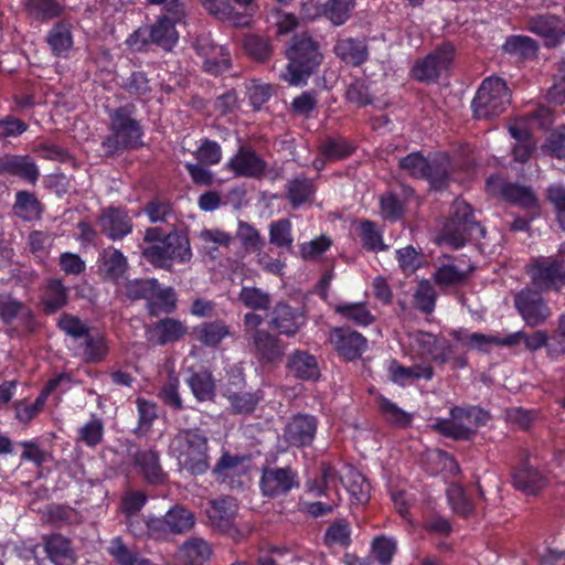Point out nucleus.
<instances>
[{
	"label": "nucleus",
	"instance_id": "obj_14",
	"mask_svg": "<svg viewBox=\"0 0 565 565\" xmlns=\"http://www.w3.org/2000/svg\"><path fill=\"white\" fill-rule=\"evenodd\" d=\"M254 356L263 364H276L285 355L286 345L279 338L269 330L257 332L256 337L248 340Z\"/></svg>",
	"mask_w": 565,
	"mask_h": 565
},
{
	"label": "nucleus",
	"instance_id": "obj_49",
	"mask_svg": "<svg viewBox=\"0 0 565 565\" xmlns=\"http://www.w3.org/2000/svg\"><path fill=\"white\" fill-rule=\"evenodd\" d=\"M226 397L234 414H250L263 399L260 392H233Z\"/></svg>",
	"mask_w": 565,
	"mask_h": 565
},
{
	"label": "nucleus",
	"instance_id": "obj_54",
	"mask_svg": "<svg viewBox=\"0 0 565 565\" xmlns=\"http://www.w3.org/2000/svg\"><path fill=\"white\" fill-rule=\"evenodd\" d=\"M355 0H329L323 6V14L333 24H343L351 15Z\"/></svg>",
	"mask_w": 565,
	"mask_h": 565
},
{
	"label": "nucleus",
	"instance_id": "obj_32",
	"mask_svg": "<svg viewBox=\"0 0 565 565\" xmlns=\"http://www.w3.org/2000/svg\"><path fill=\"white\" fill-rule=\"evenodd\" d=\"M334 52L343 62L353 66L362 65L369 56L364 41L352 38L339 40L334 46Z\"/></svg>",
	"mask_w": 565,
	"mask_h": 565
},
{
	"label": "nucleus",
	"instance_id": "obj_48",
	"mask_svg": "<svg viewBox=\"0 0 565 565\" xmlns=\"http://www.w3.org/2000/svg\"><path fill=\"white\" fill-rule=\"evenodd\" d=\"M239 301L247 308L256 310H268L271 303V296L257 287L244 286L238 294Z\"/></svg>",
	"mask_w": 565,
	"mask_h": 565
},
{
	"label": "nucleus",
	"instance_id": "obj_60",
	"mask_svg": "<svg viewBox=\"0 0 565 565\" xmlns=\"http://www.w3.org/2000/svg\"><path fill=\"white\" fill-rule=\"evenodd\" d=\"M436 291L428 280H422L414 294L415 307L424 313H431L435 309Z\"/></svg>",
	"mask_w": 565,
	"mask_h": 565
},
{
	"label": "nucleus",
	"instance_id": "obj_3",
	"mask_svg": "<svg viewBox=\"0 0 565 565\" xmlns=\"http://www.w3.org/2000/svg\"><path fill=\"white\" fill-rule=\"evenodd\" d=\"M209 438L200 428L180 429L170 444L181 468L193 476L205 473L210 468Z\"/></svg>",
	"mask_w": 565,
	"mask_h": 565
},
{
	"label": "nucleus",
	"instance_id": "obj_18",
	"mask_svg": "<svg viewBox=\"0 0 565 565\" xmlns=\"http://www.w3.org/2000/svg\"><path fill=\"white\" fill-rule=\"evenodd\" d=\"M330 340L337 352L349 361L360 358L366 348V339L350 328L334 329Z\"/></svg>",
	"mask_w": 565,
	"mask_h": 565
},
{
	"label": "nucleus",
	"instance_id": "obj_64",
	"mask_svg": "<svg viewBox=\"0 0 565 565\" xmlns=\"http://www.w3.org/2000/svg\"><path fill=\"white\" fill-rule=\"evenodd\" d=\"M194 156L200 163L212 166L221 161L222 149L216 141L204 139L194 152Z\"/></svg>",
	"mask_w": 565,
	"mask_h": 565
},
{
	"label": "nucleus",
	"instance_id": "obj_55",
	"mask_svg": "<svg viewBox=\"0 0 565 565\" xmlns=\"http://www.w3.org/2000/svg\"><path fill=\"white\" fill-rule=\"evenodd\" d=\"M360 239L362 246L371 252H380L387 248L376 224L372 221H362L360 224Z\"/></svg>",
	"mask_w": 565,
	"mask_h": 565
},
{
	"label": "nucleus",
	"instance_id": "obj_25",
	"mask_svg": "<svg viewBox=\"0 0 565 565\" xmlns=\"http://www.w3.org/2000/svg\"><path fill=\"white\" fill-rule=\"evenodd\" d=\"M564 267L563 258L537 263L532 268L533 284L541 290L552 288L558 280L562 281Z\"/></svg>",
	"mask_w": 565,
	"mask_h": 565
},
{
	"label": "nucleus",
	"instance_id": "obj_37",
	"mask_svg": "<svg viewBox=\"0 0 565 565\" xmlns=\"http://www.w3.org/2000/svg\"><path fill=\"white\" fill-rule=\"evenodd\" d=\"M205 10L217 20L228 21L235 26L248 24V18L238 13L231 6L228 0H203Z\"/></svg>",
	"mask_w": 565,
	"mask_h": 565
},
{
	"label": "nucleus",
	"instance_id": "obj_39",
	"mask_svg": "<svg viewBox=\"0 0 565 565\" xmlns=\"http://www.w3.org/2000/svg\"><path fill=\"white\" fill-rule=\"evenodd\" d=\"M24 8L28 15L36 21H49L64 12V7L57 0H25Z\"/></svg>",
	"mask_w": 565,
	"mask_h": 565
},
{
	"label": "nucleus",
	"instance_id": "obj_44",
	"mask_svg": "<svg viewBox=\"0 0 565 565\" xmlns=\"http://www.w3.org/2000/svg\"><path fill=\"white\" fill-rule=\"evenodd\" d=\"M450 175V159L447 156H439L429 160V168L425 177L435 189H441L448 183Z\"/></svg>",
	"mask_w": 565,
	"mask_h": 565
},
{
	"label": "nucleus",
	"instance_id": "obj_21",
	"mask_svg": "<svg viewBox=\"0 0 565 565\" xmlns=\"http://www.w3.org/2000/svg\"><path fill=\"white\" fill-rule=\"evenodd\" d=\"M98 223L102 233L113 241L120 239L132 231V222L128 214L114 207L105 210Z\"/></svg>",
	"mask_w": 565,
	"mask_h": 565
},
{
	"label": "nucleus",
	"instance_id": "obj_58",
	"mask_svg": "<svg viewBox=\"0 0 565 565\" xmlns=\"http://www.w3.org/2000/svg\"><path fill=\"white\" fill-rule=\"evenodd\" d=\"M323 541L327 545L347 547L351 543V529L347 520L333 522L326 531Z\"/></svg>",
	"mask_w": 565,
	"mask_h": 565
},
{
	"label": "nucleus",
	"instance_id": "obj_2",
	"mask_svg": "<svg viewBox=\"0 0 565 565\" xmlns=\"http://www.w3.org/2000/svg\"><path fill=\"white\" fill-rule=\"evenodd\" d=\"M134 108L132 105H126L115 109L110 115V134L102 142L106 157H114L143 145V130L139 121L132 117Z\"/></svg>",
	"mask_w": 565,
	"mask_h": 565
},
{
	"label": "nucleus",
	"instance_id": "obj_57",
	"mask_svg": "<svg viewBox=\"0 0 565 565\" xmlns=\"http://www.w3.org/2000/svg\"><path fill=\"white\" fill-rule=\"evenodd\" d=\"M156 287V278L127 280L125 282V295L132 301L140 299L150 301L154 290L153 288Z\"/></svg>",
	"mask_w": 565,
	"mask_h": 565
},
{
	"label": "nucleus",
	"instance_id": "obj_63",
	"mask_svg": "<svg viewBox=\"0 0 565 565\" xmlns=\"http://www.w3.org/2000/svg\"><path fill=\"white\" fill-rule=\"evenodd\" d=\"M398 166L408 175L423 179L425 177L426 169L429 168V160L419 152H412L402 158Z\"/></svg>",
	"mask_w": 565,
	"mask_h": 565
},
{
	"label": "nucleus",
	"instance_id": "obj_28",
	"mask_svg": "<svg viewBox=\"0 0 565 565\" xmlns=\"http://www.w3.org/2000/svg\"><path fill=\"white\" fill-rule=\"evenodd\" d=\"M17 318L25 321L29 329L33 330L34 313L24 302L17 300L11 295H0V319L10 324Z\"/></svg>",
	"mask_w": 565,
	"mask_h": 565
},
{
	"label": "nucleus",
	"instance_id": "obj_27",
	"mask_svg": "<svg viewBox=\"0 0 565 565\" xmlns=\"http://www.w3.org/2000/svg\"><path fill=\"white\" fill-rule=\"evenodd\" d=\"M134 465L149 483L158 484L166 480V473L159 462V455L152 449L138 450L134 455Z\"/></svg>",
	"mask_w": 565,
	"mask_h": 565
},
{
	"label": "nucleus",
	"instance_id": "obj_47",
	"mask_svg": "<svg viewBox=\"0 0 565 565\" xmlns=\"http://www.w3.org/2000/svg\"><path fill=\"white\" fill-rule=\"evenodd\" d=\"M334 310L344 319L359 326H369L374 321V316L364 302L340 303Z\"/></svg>",
	"mask_w": 565,
	"mask_h": 565
},
{
	"label": "nucleus",
	"instance_id": "obj_35",
	"mask_svg": "<svg viewBox=\"0 0 565 565\" xmlns=\"http://www.w3.org/2000/svg\"><path fill=\"white\" fill-rule=\"evenodd\" d=\"M46 42L54 55L65 56L73 45L72 24L65 20L55 23L47 34Z\"/></svg>",
	"mask_w": 565,
	"mask_h": 565
},
{
	"label": "nucleus",
	"instance_id": "obj_11",
	"mask_svg": "<svg viewBox=\"0 0 565 565\" xmlns=\"http://www.w3.org/2000/svg\"><path fill=\"white\" fill-rule=\"evenodd\" d=\"M305 323L303 312L284 301L276 303L269 313L268 327L288 338L295 337Z\"/></svg>",
	"mask_w": 565,
	"mask_h": 565
},
{
	"label": "nucleus",
	"instance_id": "obj_19",
	"mask_svg": "<svg viewBox=\"0 0 565 565\" xmlns=\"http://www.w3.org/2000/svg\"><path fill=\"white\" fill-rule=\"evenodd\" d=\"M529 30L544 39L548 47H554L565 38V22L553 14H540L529 20Z\"/></svg>",
	"mask_w": 565,
	"mask_h": 565
},
{
	"label": "nucleus",
	"instance_id": "obj_1",
	"mask_svg": "<svg viewBox=\"0 0 565 565\" xmlns=\"http://www.w3.org/2000/svg\"><path fill=\"white\" fill-rule=\"evenodd\" d=\"M288 64L281 77L290 85L305 83L317 72L322 63L323 54L320 44L308 33L295 34L286 49Z\"/></svg>",
	"mask_w": 565,
	"mask_h": 565
},
{
	"label": "nucleus",
	"instance_id": "obj_61",
	"mask_svg": "<svg viewBox=\"0 0 565 565\" xmlns=\"http://www.w3.org/2000/svg\"><path fill=\"white\" fill-rule=\"evenodd\" d=\"M450 416L457 419H463L468 425L473 427L476 430L479 426L484 425L490 415L484 409L472 406L468 408L455 406L450 409Z\"/></svg>",
	"mask_w": 565,
	"mask_h": 565
},
{
	"label": "nucleus",
	"instance_id": "obj_26",
	"mask_svg": "<svg viewBox=\"0 0 565 565\" xmlns=\"http://www.w3.org/2000/svg\"><path fill=\"white\" fill-rule=\"evenodd\" d=\"M317 186L313 179L296 177L286 183V199L292 209L311 203L315 199Z\"/></svg>",
	"mask_w": 565,
	"mask_h": 565
},
{
	"label": "nucleus",
	"instance_id": "obj_51",
	"mask_svg": "<svg viewBox=\"0 0 565 565\" xmlns=\"http://www.w3.org/2000/svg\"><path fill=\"white\" fill-rule=\"evenodd\" d=\"M450 214L466 225L463 232H486L484 227L475 218L472 206L466 201L456 199L451 204Z\"/></svg>",
	"mask_w": 565,
	"mask_h": 565
},
{
	"label": "nucleus",
	"instance_id": "obj_22",
	"mask_svg": "<svg viewBox=\"0 0 565 565\" xmlns=\"http://www.w3.org/2000/svg\"><path fill=\"white\" fill-rule=\"evenodd\" d=\"M286 367L295 377L306 381H317L320 369L315 355L307 351L296 350L289 354Z\"/></svg>",
	"mask_w": 565,
	"mask_h": 565
},
{
	"label": "nucleus",
	"instance_id": "obj_4",
	"mask_svg": "<svg viewBox=\"0 0 565 565\" xmlns=\"http://www.w3.org/2000/svg\"><path fill=\"white\" fill-rule=\"evenodd\" d=\"M142 257L154 268L173 270V264H185L192 258L188 235L173 230L166 234L158 244H151L142 250Z\"/></svg>",
	"mask_w": 565,
	"mask_h": 565
},
{
	"label": "nucleus",
	"instance_id": "obj_45",
	"mask_svg": "<svg viewBox=\"0 0 565 565\" xmlns=\"http://www.w3.org/2000/svg\"><path fill=\"white\" fill-rule=\"evenodd\" d=\"M502 49L505 53L519 56L523 60L535 57L537 53L536 42L525 35H512L508 38Z\"/></svg>",
	"mask_w": 565,
	"mask_h": 565
},
{
	"label": "nucleus",
	"instance_id": "obj_20",
	"mask_svg": "<svg viewBox=\"0 0 565 565\" xmlns=\"http://www.w3.org/2000/svg\"><path fill=\"white\" fill-rule=\"evenodd\" d=\"M0 174L18 177L31 184H35L40 177V171L29 156L4 154L0 157Z\"/></svg>",
	"mask_w": 565,
	"mask_h": 565
},
{
	"label": "nucleus",
	"instance_id": "obj_56",
	"mask_svg": "<svg viewBox=\"0 0 565 565\" xmlns=\"http://www.w3.org/2000/svg\"><path fill=\"white\" fill-rule=\"evenodd\" d=\"M145 213L152 223H169L171 218L175 220L174 210L169 201L154 198L147 202L143 207Z\"/></svg>",
	"mask_w": 565,
	"mask_h": 565
},
{
	"label": "nucleus",
	"instance_id": "obj_62",
	"mask_svg": "<svg viewBox=\"0 0 565 565\" xmlns=\"http://www.w3.org/2000/svg\"><path fill=\"white\" fill-rule=\"evenodd\" d=\"M452 337L463 345L476 348L480 351H488L491 344H495L497 338L479 332L468 333L466 330H456Z\"/></svg>",
	"mask_w": 565,
	"mask_h": 565
},
{
	"label": "nucleus",
	"instance_id": "obj_15",
	"mask_svg": "<svg viewBox=\"0 0 565 565\" xmlns=\"http://www.w3.org/2000/svg\"><path fill=\"white\" fill-rule=\"evenodd\" d=\"M487 190L491 194H501L507 201L524 209H535L537 199L532 190L515 183H504L499 177L487 180Z\"/></svg>",
	"mask_w": 565,
	"mask_h": 565
},
{
	"label": "nucleus",
	"instance_id": "obj_12",
	"mask_svg": "<svg viewBox=\"0 0 565 565\" xmlns=\"http://www.w3.org/2000/svg\"><path fill=\"white\" fill-rule=\"evenodd\" d=\"M267 162L249 146H242L226 163V169L235 177L260 180L267 170Z\"/></svg>",
	"mask_w": 565,
	"mask_h": 565
},
{
	"label": "nucleus",
	"instance_id": "obj_29",
	"mask_svg": "<svg viewBox=\"0 0 565 565\" xmlns=\"http://www.w3.org/2000/svg\"><path fill=\"white\" fill-rule=\"evenodd\" d=\"M68 303V288L61 279L51 278L47 280L44 295L41 300L42 310L45 315H53Z\"/></svg>",
	"mask_w": 565,
	"mask_h": 565
},
{
	"label": "nucleus",
	"instance_id": "obj_50",
	"mask_svg": "<svg viewBox=\"0 0 565 565\" xmlns=\"http://www.w3.org/2000/svg\"><path fill=\"white\" fill-rule=\"evenodd\" d=\"M180 381L173 372H169L166 382L160 388L159 397L163 404L173 411H182L183 402L179 393Z\"/></svg>",
	"mask_w": 565,
	"mask_h": 565
},
{
	"label": "nucleus",
	"instance_id": "obj_38",
	"mask_svg": "<svg viewBox=\"0 0 565 565\" xmlns=\"http://www.w3.org/2000/svg\"><path fill=\"white\" fill-rule=\"evenodd\" d=\"M440 435L456 440H470L476 435V429L463 419L451 417L450 419H437L431 426Z\"/></svg>",
	"mask_w": 565,
	"mask_h": 565
},
{
	"label": "nucleus",
	"instance_id": "obj_53",
	"mask_svg": "<svg viewBox=\"0 0 565 565\" xmlns=\"http://www.w3.org/2000/svg\"><path fill=\"white\" fill-rule=\"evenodd\" d=\"M108 353V347L103 335L88 334L84 338L83 356L87 363H99Z\"/></svg>",
	"mask_w": 565,
	"mask_h": 565
},
{
	"label": "nucleus",
	"instance_id": "obj_33",
	"mask_svg": "<svg viewBox=\"0 0 565 565\" xmlns=\"http://www.w3.org/2000/svg\"><path fill=\"white\" fill-rule=\"evenodd\" d=\"M195 339L206 347H217L231 334L230 327L223 320L206 321L193 329Z\"/></svg>",
	"mask_w": 565,
	"mask_h": 565
},
{
	"label": "nucleus",
	"instance_id": "obj_9",
	"mask_svg": "<svg viewBox=\"0 0 565 565\" xmlns=\"http://www.w3.org/2000/svg\"><path fill=\"white\" fill-rule=\"evenodd\" d=\"M455 57V47L450 43H443L431 53L418 60L412 68V75L419 82H433L444 72H447Z\"/></svg>",
	"mask_w": 565,
	"mask_h": 565
},
{
	"label": "nucleus",
	"instance_id": "obj_24",
	"mask_svg": "<svg viewBox=\"0 0 565 565\" xmlns=\"http://www.w3.org/2000/svg\"><path fill=\"white\" fill-rule=\"evenodd\" d=\"M237 514V503L233 497H223L210 501L206 515L211 524L218 529L231 526Z\"/></svg>",
	"mask_w": 565,
	"mask_h": 565
},
{
	"label": "nucleus",
	"instance_id": "obj_23",
	"mask_svg": "<svg viewBox=\"0 0 565 565\" xmlns=\"http://www.w3.org/2000/svg\"><path fill=\"white\" fill-rule=\"evenodd\" d=\"M44 551L55 565H73L76 562L72 542L62 534L43 536Z\"/></svg>",
	"mask_w": 565,
	"mask_h": 565
},
{
	"label": "nucleus",
	"instance_id": "obj_43",
	"mask_svg": "<svg viewBox=\"0 0 565 565\" xmlns=\"http://www.w3.org/2000/svg\"><path fill=\"white\" fill-rule=\"evenodd\" d=\"M188 384L195 398L200 402L212 401L215 396L214 380L207 371L193 373L188 379Z\"/></svg>",
	"mask_w": 565,
	"mask_h": 565
},
{
	"label": "nucleus",
	"instance_id": "obj_41",
	"mask_svg": "<svg viewBox=\"0 0 565 565\" xmlns=\"http://www.w3.org/2000/svg\"><path fill=\"white\" fill-rule=\"evenodd\" d=\"M154 331L158 334L157 343L164 345L182 339L186 333V328L180 320L164 318L154 324Z\"/></svg>",
	"mask_w": 565,
	"mask_h": 565
},
{
	"label": "nucleus",
	"instance_id": "obj_40",
	"mask_svg": "<svg viewBox=\"0 0 565 565\" xmlns=\"http://www.w3.org/2000/svg\"><path fill=\"white\" fill-rule=\"evenodd\" d=\"M210 555L211 547L202 539H191L180 550V559L183 565H203Z\"/></svg>",
	"mask_w": 565,
	"mask_h": 565
},
{
	"label": "nucleus",
	"instance_id": "obj_30",
	"mask_svg": "<svg viewBox=\"0 0 565 565\" xmlns=\"http://www.w3.org/2000/svg\"><path fill=\"white\" fill-rule=\"evenodd\" d=\"M465 227L466 225L463 223L455 220V216L449 214L440 234V242H444L454 248H460L467 241L480 239L486 235V232H463L462 230Z\"/></svg>",
	"mask_w": 565,
	"mask_h": 565
},
{
	"label": "nucleus",
	"instance_id": "obj_46",
	"mask_svg": "<svg viewBox=\"0 0 565 565\" xmlns=\"http://www.w3.org/2000/svg\"><path fill=\"white\" fill-rule=\"evenodd\" d=\"M377 405L381 415L386 423L404 428L411 425L413 416L412 414L403 411L396 404L391 402L388 398L381 396L377 399Z\"/></svg>",
	"mask_w": 565,
	"mask_h": 565
},
{
	"label": "nucleus",
	"instance_id": "obj_5",
	"mask_svg": "<svg viewBox=\"0 0 565 565\" xmlns=\"http://www.w3.org/2000/svg\"><path fill=\"white\" fill-rule=\"evenodd\" d=\"M511 105V90L500 77L482 81L472 100L473 115L477 119H493L507 111Z\"/></svg>",
	"mask_w": 565,
	"mask_h": 565
},
{
	"label": "nucleus",
	"instance_id": "obj_42",
	"mask_svg": "<svg viewBox=\"0 0 565 565\" xmlns=\"http://www.w3.org/2000/svg\"><path fill=\"white\" fill-rule=\"evenodd\" d=\"M245 53L257 62H266L273 55V44L268 38L257 34H247L243 39Z\"/></svg>",
	"mask_w": 565,
	"mask_h": 565
},
{
	"label": "nucleus",
	"instance_id": "obj_10",
	"mask_svg": "<svg viewBox=\"0 0 565 565\" xmlns=\"http://www.w3.org/2000/svg\"><path fill=\"white\" fill-rule=\"evenodd\" d=\"M193 47L203 61L204 72L217 76L231 67L227 49L214 42L210 34H200L195 38Z\"/></svg>",
	"mask_w": 565,
	"mask_h": 565
},
{
	"label": "nucleus",
	"instance_id": "obj_17",
	"mask_svg": "<svg viewBox=\"0 0 565 565\" xmlns=\"http://www.w3.org/2000/svg\"><path fill=\"white\" fill-rule=\"evenodd\" d=\"M98 274L104 281L119 285L129 269L127 257L117 248L109 246L102 250L98 258Z\"/></svg>",
	"mask_w": 565,
	"mask_h": 565
},
{
	"label": "nucleus",
	"instance_id": "obj_36",
	"mask_svg": "<svg viewBox=\"0 0 565 565\" xmlns=\"http://www.w3.org/2000/svg\"><path fill=\"white\" fill-rule=\"evenodd\" d=\"M67 377L65 375H58L54 379H51L43 390L41 391L40 395L36 397L35 402L32 405H26L23 407H20V405L17 406V413L15 417L22 422V423H30L38 413L43 408L46 398L49 395L56 390V387L60 385V383L63 380H66Z\"/></svg>",
	"mask_w": 565,
	"mask_h": 565
},
{
	"label": "nucleus",
	"instance_id": "obj_8",
	"mask_svg": "<svg viewBox=\"0 0 565 565\" xmlns=\"http://www.w3.org/2000/svg\"><path fill=\"white\" fill-rule=\"evenodd\" d=\"M299 486L298 473L290 466H265L262 469L259 488L264 497L271 499L284 497Z\"/></svg>",
	"mask_w": 565,
	"mask_h": 565
},
{
	"label": "nucleus",
	"instance_id": "obj_52",
	"mask_svg": "<svg viewBox=\"0 0 565 565\" xmlns=\"http://www.w3.org/2000/svg\"><path fill=\"white\" fill-rule=\"evenodd\" d=\"M320 153L329 160H340L353 152V147L342 137H328L319 145Z\"/></svg>",
	"mask_w": 565,
	"mask_h": 565
},
{
	"label": "nucleus",
	"instance_id": "obj_31",
	"mask_svg": "<svg viewBox=\"0 0 565 565\" xmlns=\"http://www.w3.org/2000/svg\"><path fill=\"white\" fill-rule=\"evenodd\" d=\"M512 479L513 486L518 490L532 495L537 494L546 486L545 476L527 463L518 469L513 473Z\"/></svg>",
	"mask_w": 565,
	"mask_h": 565
},
{
	"label": "nucleus",
	"instance_id": "obj_34",
	"mask_svg": "<svg viewBox=\"0 0 565 565\" xmlns=\"http://www.w3.org/2000/svg\"><path fill=\"white\" fill-rule=\"evenodd\" d=\"M13 212L18 217L30 222L41 218L43 206L35 193L21 190L15 193Z\"/></svg>",
	"mask_w": 565,
	"mask_h": 565
},
{
	"label": "nucleus",
	"instance_id": "obj_16",
	"mask_svg": "<svg viewBox=\"0 0 565 565\" xmlns=\"http://www.w3.org/2000/svg\"><path fill=\"white\" fill-rule=\"evenodd\" d=\"M318 422L315 416L298 414L290 418L284 429L285 441L294 447L310 446L315 439Z\"/></svg>",
	"mask_w": 565,
	"mask_h": 565
},
{
	"label": "nucleus",
	"instance_id": "obj_7",
	"mask_svg": "<svg viewBox=\"0 0 565 565\" xmlns=\"http://www.w3.org/2000/svg\"><path fill=\"white\" fill-rule=\"evenodd\" d=\"M175 23L171 18L162 15L153 24L136 30L129 36L128 43L137 45L140 40L141 46L153 43L166 51H170L179 40Z\"/></svg>",
	"mask_w": 565,
	"mask_h": 565
},
{
	"label": "nucleus",
	"instance_id": "obj_6",
	"mask_svg": "<svg viewBox=\"0 0 565 565\" xmlns=\"http://www.w3.org/2000/svg\"><path fill=\"white\" fill-rule=\"evenodd\" d=\"M195 524L194 514L181 505H174L162 518L147 520V534L153 540H168L171 535L189 532Z\"/></svg>",
	"mask_w": 565,
	"mask_h": 565
},
{
	"label": "nucleus",
	"instance_id": "obj_13",
	"mask_svg": "<svg viewBox=\"0 0 565 565\" xmlns=\"http://www.w3.org/2000/svg\"><path fill=\"white\" fill-rule=\"evenodd\" d=\"M514 302L518 311L530 327L544 323L551 316L550 308L537 291L522 290L515 296Z\"/></svg>",
	"mask_w": 565,
	"mask_h": 565
},
{
	"label": "nucleus",
	"instance_id": "obj_59",
	"mask_svg": "<svg viewBox=\"0 0 565 565\" xmlns=\"http://www.w3.org/2000/svg\"><path fill=\"white\" fill-rule=\"evenodd\" d=\"M238 239L241 241L243 247L247 252H260L265 245L264 239L259 235L258 231L254 228L250 224L244 221L238 222V228L236 233Z\"/></svg>",
	"mask_w": 565,
	"mask_h": 565
}]
</instances>
